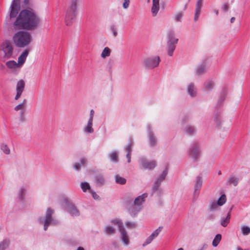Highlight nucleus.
Here are the masks:
<instances>
[{
  "label": "nucleus",
  "mask_w": 250,
  "mask_h": 250,
  "mask_svg": "<svg viewBox=\"0 0 250 250\" xmlns=\"http://www.w3.org/2000/svg\"><path fill=\"white\" fill-rule=\"evenodd\" d=\"M40 16L31 8L21 10L14 22L15 29L24 30L16 32L13 37L16 46L24 48L33 42L32 34L28 31L37 29L41 24Z\"/></svg>",
  "instance_id": "f257e3e1"
},
{
  "label": "nucleus",
  "mask_w": 250,
  "mask_h": 250,
  "mask_svg": "<svg viewBox=\"0 0 250 250\" xmlns=\"http://www.w3.org/2000/svg\"><path fill=\"white\" fill-rule=\"evenodd\" d=\"M79 0H70L65 15V22L67 26L71 25L75 19L78 12Z\"/></svg>",
  "instance_id": "f03ea898"
},
{
  "label": "nucleus",
  "mask_w": 250,
  "mask_h": 250,
  "mask_svg": "<svg viewBox=\"0 0 250 250\" xmlns=\"http://www.w3.org/2000/svg\"><path fill=\"white\" fill-rule=\"evenodd\" d=\"M188 155L194 162H197L201 156V150L199 143H194L188 150Z\"/></svg>",
  "instance_id": "7ed1b4c3"
},
{
  "label": "nucleus",
  "mask_w": 250,
  "mask_h": 250,
  "mask_svg": "<svg viewBox=\"0 0 250 250\" xmlns=\"http://www.w3.org/2000/svg\"><path fill=\"white\" fill-rule=\"evenodd\" d=\"M111 223L118 226L119 230L121 233V238L125 245H128L129 239L127 232L124 228L121 220L118 219L112 220Z\"/></svg>",
  "instance_id": "20e7f679"
},
{
  "label": "nucleus",
  "mask_w": 250,
  "mask_h": 250,
  "mask_svg": "<svg viewBox=\"0 0 250 250\" xmlns=\"http://www.w3.org/2000/svg\"><path fill=\"white\" fill-rule=\"evenodd\" d=\"M160 61L158 56L146 57L143 60L142 64L147 69H153L159 65Z\"/></svg>",
  "instance_id": "39448f33"
},
{
  "label": "nucleus",
  "mask_w": 250,
  "mask_h": 250,
  "mask_svg": "<svg viewBox=\"0 0 250 250\" xmlns=\"http://www.w3.org/2000/svg\"><path fill=\"white\" fill-rule=\"evenodd\" d=\"M29 0H23L25 5L28 3ZM21 9L20 0H13L10 8V19L16 18Z\"/></svg>",
  "instance_id": "423d86ee"
},
{
  "label": "nucleus",
  "mask_w": 250,
  "mask_h": 250,
  "mask_svg": "<svg viewBox=\"0 0 250 250\" xmlns=\"http://www.w3.org/2000/svg\"><path fill=\"white\" fill-rule=\"evenodd\" d=\"M167 38L168 54L169 56H171L175 49V44L178 42V39L175 38L174 33L172 31L168 32Z\"/></svg>",
  "instance_id": "0eeeda50"
},
{
  "label": "nucleus",
  "mask_w": 250,
  "mask_h": 250,
  "mask_svg": "<svg viewBox=\"0 0 250 250\" xmlns=\"http://www.w3.org/2000/svg\"><path fill=\"white\" fill-rule=\"evenodd\" d=\"M1 50L3 51L5 59H9L13 54V46L9 41L6 40L3 42L1 46Z\"/></svg>",
  "instance_id": "6e6552de"
},
{
  "label": "nucleus",
  "mask_w": 250,
  "mask_h": 250,
  "mask_svg": "<svg viewBox=\"0 0 250 250\" xmlns=\"http://www.w3.org/2000/svg\"><path fill=\"white\" fill-rule=\"evenodd\" d=\"M54 213V210L50 208H48L45 214V220L44 221V229L46 230L49 225L55 224L56 221L54 220L52 216Z\"/></svg>",
  "instance_id": "1a4fd4ad"
},
{
  "label": "nucleus",
  "mask_w": 250,
  "mask_h": 250,
  "mask_svg": "<svg viewBox=\"0 0 250 250\" xmlns=\"http://www.w3.org/2000/svg\"><path fill=\"white\" fill-rule=\"evenodd\" d=\"M140 163L144 168L147 169H152L154 168L157 165V163L155 161H148L145 158L141 159L140 161Z\"/></svg>",
  "instance_id": "9d476101"
},
{
  "label": "nucleus",
  "mask_w": 250,
  "mask_h": 250,
  "mask_svg": "<svg viewBox=\"0 0 250 250\" xmlns=\"http://www.w3.org/2000/svg\"><path fill=\"white\" fill-rule=\"evenodd\" d=\"M64 201L66 204L65 206L66 210L70 213L72 216H77L79 215V211L76 207L72 203H69L67 200L65 199Z\"/></svg>",
  "instance_id": "9b49d317"
},
{
  "label": "nucleus",
  "mask_w": 250,
  "mask_h": 250,
  "mask_svg": "<svg viewBox=\"0 0 250 250\" xmlns=\"http://www.w3.org/2000/svg\"><path fill=\"white\" fill-rule=\"evenodd\" d=\"M25 82L23 80H19L16 85V95L15 100H18L21 96L25 87Z\"/></svg>",
  "instance_id": "f8f14e48"
},
{
  "label": "nucleus",
  "mask_w": 250,
  "mask_h": 250,
  "mask_svg": "<svg viewBox=\"0 0 250 250\" xmlns=\"http://www.w3.org/2000/svg\"><path fill=\"white\" fill-rule=\"evenodd\" d=\"M162 228H163L162 227H159L150 235H149L142 244L143 247H145L150 244L153 239L158 236L159 234L161 231Z\"/></svg>",
  "instance_id": "ddd939ff"
},
{
  "label": "nucleus",
  "mask_w": 250,
  "mask_h": 250,
  "mask_svg": "<svg viewBox=\"0 0 250 250\" xmlns=\"http://www.w3.org/2000/svg\"><path fill=\"white\" fill-rule=\"evenodd\" d=\"M207 72V65L205 63H202L198 65L195 70V74L197 76H201Z\"/></svg>",
  "instance_id": "4468645a"
},
{
  "label": "nucleus",
  "mask_w": 250,
  "mask_h": 250,
  "mask_svg": "<svg viewBox=\"0 0 250 250\" xmlns=\"http://www.w3.org/2000/svg\"><path fill=\"white\" fill-rule=\"evenodd\" d=\"M30 49L26 48L22 52L21 54L18 58V63L20 65H22L26 59V57L28 55Z\"/></svg>",
  "instance_id": "2eb2a0df"
},
{
  "label": "nucleus",
  "mask_w": 250,
  "mask_h": 250,
  "mask_svg": "<svg viewBox=\"0 0 250 250\" xmlns=\"http://www.w3.org/2000/svg\"><path fill=\"white\" fill-rule=\"evenodd\" d=\"M188 94L192 97H194L196 95V89L193 83H189L187 87Z\"/></svg>",
  "instance_id": "dca6fc26"
},
{
  "label": "nucleus",
  "mask_w": 250,
  "mask_h": 250,
  "mask_svg": "<svg viewBox=\"0 0 250 250\" xmlns=\"http://www.w3.org/2000/svg\"><path fill=\"white\" fill-rule=\"evenodd\" d=\"M151 12L154 16H155L159 10V0H153Z\"/></svg>",
  "instance_id": "f3484780"
},
{
  "label": "nucleus",
  "mask_w": 250,
  "mask_h": 250,
  "mask_svg": "<svg viewBox=\"0 0 250 250\" xmlns=\"http://www.w3.org/2000/svg\"><path fill=\"white\" fill-rule=\"evenodd\" d=\"M239 181V179L238 177L234 175H231L228 178L227 181V184L229 186L233 185L235 187L238 185Z\"/></svg>",
  "instance_id": "a211bd4d"
},
{
  "label": "nucleus",
  "mask_w": 250,
  "mask_h": 250,
  "mask_svg": "<svg viewBox=\"0 0 250 250\" xmlns=\"http://www.w3.org/2000/svg\"><path fill=\"white\" fill-rule=\"evenodd\" d=\"M147 193H144L142 195L138 196L135 199L133 204L136 206L141 205L142 203L145 202V199L147 197Z\"/></svg>",
  "instance_id": "6ab92c4d"
},
{
  "label": "nucleus",
  "mask_w": 250,
  "mask_h": 250,
  "mask_svg": "<svg viewBox=\"0 0 250 250\" xmlns=\"http://www.w3.org/2000/svg\"><path fill=\"white\" fill-rule=\"evenodd\" d=\"M133 145L132 141H131L130 143L125 146V149L127 152V154L126 155V157L127 158V162L128 163L131 162V153L132 151V146Z\"/></svg>",
  "instance_id": "aec40b11"
},
{
  "label": "nucleus",
  "mask_w": 250,
  "mask_h": 250,
  "mask_svg": "<svg viewBox=\"0 0 250 250\" xmlns=\"http://www.w3.org/2000/svg\"><path fill=\"white\" fill-rule=\"evenodd\" d=\"M214 85V81L211 80H208L204 83L205 90L207 91H210L213 89Z\"/></svg>",
  "instance_id": "412c9836"
},
{
  "label": "nucleus",
  "mask_w": 250,
  "mask_h": 250,
  "mask_svg": "<svg viewBox=\"0 0 250 250\" xmlns=\"http://www.w3.org/2000/svg\"><path fill=\"white\" fill-rule=\"evenodd\" d=\"M93 121L88 120L87 125L84 128V131L87 133H92L94 131L92 128Z\"/></svg>",
  "instance_id": "4be33fe9"
},
{
  "label": "nucleus",
  "mask_w": 250,
  "mask_h": 250,
  "mask_svg": "<svg viewBox=\"0 0 250 250\" xmlns=\"http://www.w3.org/2000/svg\"><path fill=\"white\" fill-rule=\"evenodd\" d=\"M202 185V179L200 176L196 177V183L194 187V192H196L197 191L199 190Z\"/></svg>",
  "instance_id": "5701e85b"
},
{
  "label": "nucleus",
  "mask_w": 250,
  "mask_h": 250,
  "mask_svg": "<svg viewBox=\"0 0 250 250\" xmlns=\"http://www.w3.org/2000/svg\"><path fill=\"white\" fill-rule=\"evenodd\" d=\"M160 185L159 183L154 182V184L151 188V195H153L156 192H158V195H160V193L161 191V189L160 188Z\"/></svg>",
  "instance_id": "b1692460"
},
{
  "label": "nucleus",
  "mask_w": 250,
  "mask_h": 250,
  "mask_svg": "<svg viewBox=\"0 0 250 250\" xmlns=\"http://www.w3.org/2000/svg\"><path fill=\"white\" fill-rule=\"evenodd\" d=\"M135 206L136 205L133 204L128 208V211L132 216H134L140 210V208L139 207H136Z\"/></svg>",
  "instance_id": "393cba45"
},
{
  "label": "nucleus",
  "mask_w": 250,
  "mask_h": 250,
  "mask_svg": "<svg viewBox=\"0 0 250 250\" xmlns=\"http://www.w3.org/2000/svg\"><path fill=\"white\" fill-rule=\"evenodd\" d=\"M167 174V170L166 169L158 177V178L155 181L157 183H159L161 185V182L163 181Z\"/></svg>",
  "instance_id": "a878e982"
},
{
  "label": "nucleus",
  "mask_w": 250,
  "mask_h": 250,
  "mask_svg": "<svg viewBox=\"0 0 250 250\" xmlns=\"http://www.w3.org/2000/svg\"><path fill=\"white\" fill-rule=\"evenodd\" d=\"M26 104V100L24 99L22 103L19 104L18 105H17L15 107L14 109L15 111H19V110H25V107Z\"/></svg>",
  "instance_id": "bb28decb"
},
{
  "label": "nucleus",
  "mask_w": 250,
  "mask_h": 250,
  "mask_svg": "<svg viewBox=\"0 0 250 250\" xmlns=\"http://www.w3.org/2000/svg\"><path fill=\"white\" fill-rule=\"evenodd\" d=\"M230 218V212H229L225 218H222L221 219V225L224 227H227L229 222Z\"/></svg>",
  "instance_id": "cd10ccee"
},
{
  "label": "nucleus",
  "mask_w": 250,
  "mask_h": 250,
  "mask_svg": "<svg viewBox=\"0 0 250 250\" xmlns=\"http://www.w3.org/2000/svg\"><path fill=\"white\" fill-rule=\"evenodd\" d=\"M149 141L151 146H153L156 145L157 143L156 139L154 137L153 133L151 131L149 133Z\"/></svg>",
  "instance_id": "c85d7f7f"
},
{
  "label": "nucleus",
  "mask_w": 250,
  "mask_h": 250,
  "mask_svg": "<svg viewBox=\"0 0 250 250\" xmlns=\"http://www.w3.org/2000/svg\"><path fill=\"white\" fill-rule=\"evenodd\" d=\"M9 241L8 240H4L0 242V250H5L9 246Z\"/></svg>",
  "instance_id": "c756f323"
},
{
  "label": "nucleus",
  "mask_w": 250,
  "mask_h": 250,
  "mask_svg": "<svg viewBox=\"0 0 250 250\" xmlns=\"http://www.w3.org/2000/svg\"><path fill=\"white\" fill-rule=\"evenodd\" d=\"M219 206V205L216 202L212 201L209 204L208 209L210 211H214L218 209Z\"/></svg>",
  "instance_id": "7c9ffc66"
},
{
  "label": "nucleus",
  "mask_w": 250,
  "mask_h": 250,
  "mask_svg": "<svg viewBox=\"0 0 250 250\" xmlns=\"http://www.w3.org/2000/svg\"><path fill=\"white\" fill-rule=\"evenodd\" d=\"M222 238L221 235L220 234H217L214 237L212 241V246L216 247L218 246L220 243Z\"/></svg>",
  "instance_id": "2f4dec72"
},
{
  "label": "nucleus",
  "mask_w": 250,
  "mask_h": 250,
  "mask_svg": "<svg viewBox=\"0 0 250 250\" xmlns=\"http://www.w3.org/2000/svg\"><path fill=\"white\" fill-rule=\"evenodd\" d=\"M6 65L9 68H15L20 66L18 62L17 63L14 61H10L7 62L6 63Z\"/></svg>",
  "instance_id": "473e14b6"
},
{
  "label": "nucleus",
  "mask_w": 250,
  "mask_h": 250,
  "mask_svg": "<svg viewBox=\"0 0 250 250\" xmlns=\"http://www.w3.org/2000/svg\"><path fill=\"white\" fill-rule=\"evenodd\" d=\"M185 132L187 133H188V134L189 135H192V134H194L195 133V128L192 125H188L185 127Z\"/></svg>",
  "instance_id": "72a5a7b5"
},
{
  "label": "nucleus",
  "mask_w": 250,
  "mask_h": 250,
  "mask_svg": "<svg viewBox=\"0 0 250 250\" xmlns=\"http://www.w3.org/2000/svg\"><path fill=\"white\" fill-rule=\"evenodd\" d=\"M226 196L225 194L222 195L220 198L218 199L216 203L219 206H221L223 205L226 202Z\"/></svg>",
  "instance_id": "f704fd0d"
},
{
  "label": "nucleus",
  "mask_w": 250,
  "mask_h": 250,
  "mask_svg": "<svg viewBox=\"0 0 250 250\" xmlns=\"http://www.w3.org/2000/svg\"><path fill=\"white\" fill-rule=\"evenodd\" d=\"M110 49L108 47H105L101 54V57L103 58H105L110 56Z\"/></svg>",
  "instance_id": "c9c22d12"
},
{
  "label": "nucleus",
  "mask_w": 250,
  "mask_h": 250,
  "mask_svg": "<svg viewBox=\"0 0 250 250\" xmlns=\"http://www.w3.org/2000/svg\"><path fill=\"white\" fill-rule=\"evenodd\" d=\"M95 181L96 183L99 185H103L104 183V179L101 175L96 176Z\"/></svg>",
  "instance_id": "e433bc0d"
},
{
  "label": "nucleus",
  "mask_w": 250,
  "mask_h": 250,
  "mask_svg": "<svg viewBox=\"0 0 250 250\" xmlns=\"http://www.w3.org/2000/svg\"><path fill=\"white\" fill-rule=\"evenodd\" d=\"M1 150L6 155H8L10 153V149L8 146L5 144H2L1 145Z\"/></svg>",
  "instance_id": "4c0bfd02"
},
{
  "label": "nucleus",
  "mask_w": 250,
  "mask_h": 250,
  "mask_svg": "<svg viewBox=\"0 0 250 250\" xmlns=\"http://www.w3.org/2000/svg\"><path fill=\"white\" fill-rule=\"evenodd\" d=\"M241 231L244 235H248L250 233V228L246 226H242L241 228Z\"/></svg>",
  "instance_id": "58836bf2"
},
{
  "label": "nucleus",
  "mask_w": 250,
  "mask_h": 250,
  "mask_svg": "<svg viewBox=\"0 0 250 250\" xmlns=\"http://www.w3.org/2000/svg\"><path fill=\"white\" fill-rule=\"evenodd\" d=\"M201 7L196 6L195 14H194V21L195 22H196L198 20V18L199 17L200 14L201 13Z\"/></svg>",
  "instance_id": "ea45409f"
},
{
  "label": "nucleus",
  "mask_w": 250,
  "mask_h": 250,
  "mask_svg": "<svg viewBox=\"0 0 250 250\" xmlns=\"http://www.w3.org/2000/svg\"><path fill=\"white\" fill-rule=\"evenodd\" d=\"M115 180L117 183L121 185H124L126 183L125 179L120 176L119 175H116L115 176Z\"/></svg>",
  "instance_id": "a19ab883"
},
{
  "label": "nucleus",
  "mask_w": 250,
  "mask_h": 250,
  "mask_svg": "<svg viewBox=\"0 0 250 250\" xmlns=\"http://www.w3.org/2000/svg\"><path fill=\"white\" fill-rule=\"evenodd\" d=\"M25 192H26V188L23 187H21L20 188L19 192V196L21 200H22L24 198Z\"/></svg>",
  "instance_id": "79ce46f5"
},
{
  "label": "nucleus",
  "mask_w": 250,
  "mask_h": 250,
  "mask_svg": "<svg viewBox=\"0 0 250 250\" xmlns=\"http://www.w3.org/2000/svg\"><path fill=\"white\" fill-rule=\"evenodd\" d=\"M110 158L111 161L114 162H117L118 161V156L116 152H112L110 154Z\"/></svg>",
  "instance_id": "37998d69"
},
{
  "label": "nucleus",
  "mask_w": 250,
  "mask_h": 250,
  "mask_svg": "<svg viewBox=\"0 0 250 250\" xmlns=\"http://www.w3.org/2000/svg\"><path fill=\"white\" fill-rule=\"evenodd\" d=\"M105 231L107 234L111 235L115 233L114 228L110 226H106L105 228Z\"/></svg>",
  "instance_id": "c03bdc74"
},
{
  "label": "nucleus",
  "mask_w": 250,
  "mask_h": 250,
  "mask_svg": "<svg viewBox=\"0 0 250 250\" xmlns=\"http://www.w3.org/2000/svg\"><path fill=\"white\" fill-rule=\"evenodd\" d=\"M81 188H82L83 191L85 192L87 189H88L90 191H91L90 189V187L89 184L87 182H83L81 183Z\"/></svg>",
  "instance_id": "a18cd8bd"
},
{
  "label": "nucleus",
  "mask_w": 250,
  "mask_h": 250,
  "mask_svg": "<svg viewBox=\"0 0 250 250\" xmlns=\"http://www.w3.org/2000/svg\"><path fill=\"white\" fill-rule=\"evenodd\" d=\"M125 224L126 226L129 229L135 228L137 227V224L135 222L127 221Z\"/></svg>",
  "instance_id": "49530a36"
},
{
  "label": "nucleus",
  "mask_w": 250,
  "mask_h": 250,
  "mask_svg": "<svg viewBox=\"0 0 250 250\" xmlns=\"http://www.w3.org/2000/svg\"><path fill=\"white\" fill-rule=\"evenodd\" d=\"M110 30L112 31L113 35L115 37L117 36L118 33L117 31V28L115 25H111L110 26Z\"/></svg>",
  "instance_id": "de8ad7c7"
},
{
  "label": "nucleus",
  "mask_w": 250,
  "mask_h": 250,
  "mask_svg": "<svg viewBox=\"0 0 250 250\" xmlns=\"http://www.w3.org/2000/svg\"><path fill=\"white\" fill-rule=\"evenodd\" d=\"M183 14L182 13H178L176 14H175L174 16L175 20L176 21H181V19L183 17Z\"/></svg>",
  "instance_id": "09e8293b"
},
{
  "label": "nucleus",
  "mask_w": 250,
  "mask_h": 250,
  "mask_svg": "<svg viewBox=\"0 0 250 250\" xmlns=\"http://www.w3.org/2000/svg\"><path fill=\"white\" fill-rule=\"evenodd\" d=\"M81 166V164L78 163H75L73 165L74 168L78 171L80 170Z\"/></svg>",
  "instance_id": "8fccbe9b"
},
{
  "label": "nucleus",
  "mask_w": 250,
  "mask_h": 250,
  "mask_svg": "<svg viewBox=\"0 0 250 250\" xmlns=\"http://www.w3.org/2000/svg\"><path fill=\"white\" fill-rule=\"evenodd\" d=\"M226 98V96L225 94L221 96L219 99L218 100V104L220 105L224 101Z\"/></svg>",
  "instance_id": "3c124183"
},
{
  "label": "nucleus",
  "mask_w": 250,
  "mask_h": 250,
  "mask_svg": "<svg viewBox=\"0 0 250 250\" xmlns=\"http://www.w3.org/2000/svg\"><path fill=\"white\" fill-rule=\"evenodd\" d=\"M129 0H124V2L123 4V6L124 8L127 9L129 6Z\"/></svg>",
  "instance_id": "603ef678"
},
{
  "label": "nucleus",
  "mask_w": 250,
  "mask_h": 250,
  "mask_svg": "<svg viewBox=\"0 0 250 250\" xmlns=\"http://www.w3.org/2000/svg\"><path fill=\"white\" fill-rule=\"evenodd\" d=\"M215 121H216L218 125H220L221 124V118L218 114H216L215 116Z\"/></svg>",
  "instance_id": "864d4df0"
},
{
  "label": "nucleus",
  "mask_w": 250,
  "mask_h": 250,
  "mask_svg": "<svg viewBox=\"0 0 250 250\" xmlns=\"http://www.w3.org/2000/svg\"><path fill=\"white\" fill-rule=\"evenodd\" d=\"M25 113V110H22L21 111L20 114V117L21 120V121H23L24 120V114Z\"/></svg>",
  "instance_id": "5fc2aeb1"
},
{
  "label": "nucleus",
  "mask_w": 250,
  "mask_h": 250,
  "mask_svg": "<svg viewBox=\"0 0 250 250\" xmlns=\"http://www.w3.org/2000/svg\"><path fill=\"white\" fill-rule=\"evenodd\" d=\"M222 9L225 12H227L229 9V6L228 4L225 3L222 7Z\"/></svg>",
  "instance_id": "6e6d98bb"
},
{
  "label": "nucleus",
  "mask_w": 250,
  "mask_h": 250,
  "mask_svg": "<svg viewBox=\"0 0 250 250\" xmlns=\"http://www.w3.org/2000/svg\"><path fill=\"white\" fill-rule=\"evenodd\" d=\"M81 166H84L87 162V160L85 158H82L80 159Z\"/></svg>",
  "instance_id": "4d7b16f0"
},
{
  "label": "nucleus",
  "mask_w": 250,
  "mask_h": 250,
  "mask_svg": "<svg viewBox=\"0 0 250 250\" xmlns=\"http://www.w3.org/2000/svg\"><path fill=\"white\" fill-rule=\"evenodd\" d=\"M94 111L93 109H91L90 112V117L89 120L93 121V117H94Z\"/></svg>",
  "instance_id": "13d9d810"
},
{
  "label": "nucleus",
  "mask_w": 250,
  "mask_h": 250,
  "mask_svg": "<svg viewBox=\"0 0 250 250\" xmlns=\"http://www.w3.org/2000/svg\"><path fill=\"white\" fill-rule=\"evenodd\" d=\"M196 7H202V0H197V3H196Z\"/></svg>",
  "instance_id": "bf43d9fd"
},
{
  "label": "nucleus",
  "mask_w": 250,
  "mask_h": 250,
  "mask_svg": "<svg viewBox=\"0 0 250 250\" xmlns=\"http://www.w3.org/2000/svg\"><path fill=\"white\" fill-rule=\"evenodd\" d=\"M92 194V196L95 199H98L99 198V196L94 192L92 190L90 191Z\"/></svg>",
  "instance_id": "052dcab7"
},
{
  "label": "nucleus",
  "mask_w": 250,
  "mask_h": 250,
  "mask_svg": "<svg viewBox=\"0 0 250 250\" xmlns=\"http://www.w3.org/2000/svg\"><path fill=\"white\" fill-rule=\"evenodd\" d=\"M235 20V18L234 17H232L230 19V22L231 23H233L234 22Z\"/></svg>",
  "instance_id": "680f3d73"
},
{
  "label": "nucleus",
  "mask_w": 250,
  "mask_h": 250,
  "mask_svg": "<svg viewBox=\"0 0 250 250\" xmlns=\"http://www.w3.org/2000/svg\"><path fill=\"white\" fill-rule=\"evenodd\" d=\"M77 250H84V249L82 247H79Z\"/></svg>",
  "instance_id": "e2e57ef3"
},
{
  "label": "nucleus",
  "mask_w": 250,
  "mask_h": 250,
  "mask_svg": "<svg viewBox=\"0 0 250 250\" xmlns=\"http://www.w3.org/2000/svg\"><path fill=\"white\" fill-rule=\"evenodd\" d=\"M215 14H216V15H218V10H216L215 11Z\"/></svg>",
  "instance_id": "0e129e2a"
},
{
  "label": "nucleus",
  "mask_w": 250,
  "mask_h": 250,
  "mask_svg": "<svg viewBox=\"0 0 250 250\" xmlns=\"http://www.w3.org/2000/svg\"><path fill=\"white\" fill-rule=\"evenodd\" d=\"M218 174V175H221V171H219Z\"/></svg>",
  "instance_id": "69168bd1"
},
{
  "label": "nucleus",
  "mask_w": 250,
  "mask_h": 250,
  "mask_svg": "<svg viewBox=\"0 0 250 250\" xmlns=\"http://www.w3.org/2000/svg\"><path fill=\"white\" fill-rule=\"evenodd\" d=\"M177 250H184V249L182 248L178 249Z\"/></svg>",
  "instance_id": "338daca9"
},
{
  "label": "nucleus",
  "mask_w": 250,
  "mask_h": 250,
  "mask_svg": "<svg viewBox=\"0 0 250 250\" xmlns=\"http://www.w3.org/2000/svg\"><path fill=\"white\" fill-rule=\"evenodd\" d=\"M237 250H242V249L241 248H238Z\"/></svg>",
  "instance_id": "774afa93"
}]
</instances>
